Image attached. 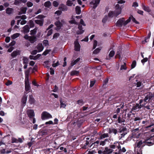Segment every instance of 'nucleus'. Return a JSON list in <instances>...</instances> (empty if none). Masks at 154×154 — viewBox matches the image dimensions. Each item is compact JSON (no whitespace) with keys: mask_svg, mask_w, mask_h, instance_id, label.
Listing matches in <instances>:
<instances>
[{"mask_svg":"<svg viewBox=\"0 0 154 154\" xmlns=\"http://www.w3.org/2000/svg\"><path fill=\"white\" fill-rule=\"evenodd\" d=\"M142 143V141H140L136 143V146L135 147V154H142V151L141 148H140Z\"/></svg>","mask_w":154,"mask_h":154,"instance_id":"obj_1","label":"nucleus"},{"mask_svg":"<svg viewBox=\"0 0 154 154\" xmlns=\"http://www.w3.org/2000/svg\"><path fill=\"white\" fill-rule=\"evenodd\" d=\"M81 25H82L84 26H85V24L84 23L82 19H81L80 21V23L78 25V29L77 32V34H80L83 33L85 31L83 29Z\"/></svg>","mask_w":154,"mask_h":154,"instance_id":"obj_2","label":"nucleus"},{"mask_svg":"<svg viewBox=\"0 0 154 154\" xmlns=\"http://www.w3.org/2000/svg\"><path fill=\"white\" fill-rule=\"evenodd\" d=\"M36 17L38 18H39V19L35 20V23L40 26H42L44 22V20L43 18L45 17L43 15H39Z\"/></svg>","mask_w":154,"mask_h":154,"instance_id":"obj_3","label":"nucleus"},{"mask_svg":"<svg viewBox=\"0 0 154 154\" xmlns=\"http://www.w3.org/2000/svg\"><path fill=\"white\" fill-rule=\"evenodd\" d=\"M41 118L42 120H44L52 118V116L49 113L46 111H44L42 113Z\"/></svg>","mask_w":154,"mask_h":154,"instance_id":"obj_4","label":"nucleus"},{"mask_svg":"<svg viewBox=\"0 0 154 154\" xmlns=\"http://www.w3.org/2000/svg\"><path fill=\"white\" fill-rule=\"evenodd\" d=\"M24 38L25 39L29 41L31 43H33L36 41V38L35 37L29 36L27 35H25L24 36Z\"/></svg>","mask_w":154,"mask_h":154,"instance_id":"obj_5","label":"nucleus"},{"mask_svg":"<svg viewBox=\"0 0 154 154\" xmlns=\"http://www.w3.org/2000/svg\"><path fill=\"white\" fill-rule=\"evenodd\" d=\"M26 15H24L19 16L18 18H21L22 19H23V20L21 21V20H18L17 22V24L19 25L20 22H21L20 24L22 25H24L26 24V21L24 20L26 19Z\"/></svg>","mask_w":154,"mask_h":154,"instance_id":"obj_6","label":"nucleus"},{"mask_svg":"<svg viewBox=\"0 0 154 154\" xmlns=\"http://www.w3.org/2000/svg\"><path fill=\"white\" fill-rule=\"evenodd\" d=\"M115 10L114 12L115 16L117 17L121 13L122 11V9L119 7V5L117 4L115 7Z\"/></svg>","mask_w":154,"mask_h":154,"instance_id":"obj_7","label":"nucleus"},{"mask_svg":"<svg viewBox=\"0 0 154 154\" xmlns=\"http://www.w3.org/2000/svg\"><path fill=\"white\" fill-rule=\"evenodd\" d=\"M100 2V0H93L90 3L91 6L95 8L99 4Z\"/></svg>","mask_w":154,"mask_h":154,"instance_id":"obj_8","label":"nucleus"},{"mask_svg":"<svg viewBox=\"0 0 154 154\" xmlns=\"http://www.w3.org/2000/svg\"><path fill=\"white\" fill-rule=\"evenodd\" d=\"M25 89L26 91H28L30 89V85L28 76L26 77L25 79Z\"/></svg>","mask_w":154,"mask_h":154,"instance_id":"obj_9","label":"nucleus"},{"mask_svg":"<svg viewBox=\"0 0 154 154\" xmlns=\"http://www.w3.org/2000/svg\"><path fill=\"white\" fill-rule=\"evenodd\" d=\"M141 105L139 103H137L134 105L132 107L131 111H137L141 108Z\"/></svg>","mask_w":154,"mask_h":154,"instance_id":"obj_10","label":"nucleus"},{"mask_svg":"<svg viewBox=\"0 0 154 154\" xmlns=\"http://www.w3.org/2000/svg\"><path fill=\"white\" fill-rule=\"evenodd\" d=\"M26 113L30 118H32L35 116L34 112L33 109H28L26 111Z\"/></svg>","mask_w":154,"mask_h":154,"instance_id":"obj_11","label":"nucleus"},{"mask_svg":"<svg viewBox=\"0 0 154 154\" xmlns=\"http://www.w3.org/2000/svg\"><path fill=\"white\" fill-rule=\"evenodd\" d=\"M124 19L123 18H121L119 19L118 21L117 22L116 25V26L119 27L121 26L122 25H124H124V22H125Z\"/></svg>","mask_w":154,"mask_h":154,"instance_id":"obj_12","label":"nucleus"},{"mask_svg":"<svg viewBox=\"0 0 154 154\" xmlns=\"http://www.w3.org/2000/svg\"><path fill=\"white\" fill-rule=\"evenodd\" d=\"M132 20V21L134 23H136L137 24L138 23V22H137L135 19L132 16H131L129 18V19L127 20H126L125 22H124V25H126L128 23H129L131 20Z\"/></svg>","mask_w":154,"mask_h":154,"instance_id":"obj_13","label":"nucleus"},{"mask_svg":"<svg viewBox=\"0 0 154 154\" xmlns=\"http://www.w3.org/2000/svg\"><path fill=\"white\" fill-rule=\"evenodd\" d=\"M74 45L75 50L77 51H79L80 49V46L77 40L75 42Z\"/></svg>","mask_w":154,"mask_h":154,"instance_id":"obj_14","label":"nucleus"},{"mask_svg":"<svg viewBox=\"0 0 154 154\" xmlns=\"http://www.w3.org/2000/svg\"><path fill=\"white\" fill-rule=\"evenodd\" d=\"M154 96V94H152L151 93H148L146 96L145 99V101H146L148 100H149L151 99Z\"/></svg>","mask_w":154,"mask_h":154,"instance_id":"obj_15","label":"nucleus"},{"mask_svg":"<svg viewBox=\"0 0 154 154\" xmlns=\"http://www.w3.org/2000/svg\"><path fill=\"white\" fill-rule=\"evenodd\" d=\"M55 25L57 27L56 29L57 30L60 29L62 26V23L59 21H58L55 22Z\"/></svg>","mask_w":154,"mask_h":154,"instance_id":"obj_16","label":"nucleus"},{"mask_svg":"<svg viewBox=\"0 0 154 154\" xmlns=\"http://www.w3.org/2000/svg\"><path fill=\"white\" fill-rule=\"evenodd\" d=\"M17 61L16 59H14L11 61L8 64V66L9 68H12L14 65L15 64Z\"/></svg>","mask_w":154,"mask_h":154,"instance_id":"obj_17","label":"nucleus"},{"mask_svg":"<svg viewBox=\"0 0 154 154\" xmlns=\"http://www.w3.org/2000/svg\"><path fill=\"white\" fill-rule=\"evenodd\" d=\"M59 9L62 11H66L68 10V7L63 4H61L59 6Z\"/></svg>","mask_w":154,"mask_h":154,"instance_id":"obj_18","label":"nucleus"},{"mask_svg":"<svg viewBox=\"0 0 154 154\" xmlns=\"http://www.w3.org/2000/svg\"><path fill=\"white\" fill-rule=\"evenodd\" d=\"M20 53V51L19 50L14 51L11 54V56L12 58H14L19 54Z\"/></svg>","mask_w":154,"mask_h":154,"instance_id":"obj_19","label":"nucleus"},{"mask_svg":"<svg viewBox=\"0 0 154 154\" xmlns=\"http://www.w3.org/2000/svg\"><path fill=\"white\" fill-rule=\"evenodd\" d=\"M29 31V28L28 25H26L23 28L22 32L24 33H27Z\"/></svg>","mask_w":154,"mask_h":154,"instance_id":"obj_20","label":"nucleus"},{"mask_svg":"<svg viewBox=\"0 0 154 154\" xmlns=\"http://www.w3.org/2000/svg\"><path fill=\"white\" fill-rule=\"evenodd\" d=\"M112 150L110 148H108L106 147L104 150V153L103 154H109L112 153Z\"/></svg>","mask_w":154,"mask_h":154,"instance_id":"obj_21","label":"nucleus"},{"mask_svg":"<svg viewBox=\"0 0 154 154\" xmlns=\"http://www.w3.org/2000/svg\"><path fill=\"white\" fill-rule=\"evenodd\" d=\"M27 97V96L25 95L22 98L21 102L23 106H25L26 104Z\"/></svg>","mask_w":154,"mask_h":154,"instance_id":"obj_22","label":"nucleus"},{"mask_svg":"<svg viewBox=\"0 0 154 154\" xmlns=\"http://www.w3.org/2000/svg\"><path fill=\"white\" fill-rule=\"evenodd\" d=\"M38 52H39L43 51L44 47L42 44H38L37 46Z\"/></svg>","mask_w":154,"mask_h":154,"instance_id":"obj_23","label":"nucleus"},{"mask_svg":"<svg viewBox=\"0 0 154 154\" xmlns=\"http://www.w3.org/2000/svg\"><path fill=\"white\" fill-rule=\"evenodd\" d=\"M117 132V130L114 128H110L109 129V134L114 133L115 134H116Z\"/></svg>","mask_w":154,"mask_h":154,"instance_id":"obj_24","label":"nucleus"},{"mask_svg":"<svg viewBox=\"0 0 154 154\" xmlns=\"http://www.w3.org/2000/svg\"><path fill=\"white\" fill-rule=\"evenodd\" d=\"M136 85L137 87H139L141 86L143 84L142 82L143 81L142 79H140V80H136Z\"/></svg>","mask_w":154,"mask_h":154,"instance_id":"obj_25","label":"nucleus"},{"mask_svg":"<svg viewBox=\"0 0 154 154\" xmlns=\"http://www.w3.org/2000/svg\"><path fill=\"white\" fill-rule=\"evenodd\" d=\"M147 100L146 101H145V99L144 100H140L139 101L140 104L141 105V107L144 106L147 103Z\"/></svg>","mask_w":154,"mask_h":154,"instance_id":"obj_26","label":"nucleus"},{"mask_svg":"<svg viewBox=\"0 0 154 154\" xmlns=\"http://www.w3.org/2000/svg\"><path fill=\"white\" fill-rule=\"evenodd\" d=\"M13 10L12 8H8L6 9V13L8 14H10L13 12Z\"/></svg>","mask_w":154,"mask_h":154,"instance_id":"obj_27","label":"nucleus"},{"mask_svg":"<svg viewBox=\"0 0 154 154\" xmlns=\"http://www.w3.org/2000/svg\"><path fill=\"white\" fill-rule=\"evenodd\" d=\"M20 35V34L18 33H17L14 34L11 36V38L12 39H15L17 38Z\"/></svg>","mask_w":154,"mask_h":154,"instance_id":"obj_28","label":"nucleus"},{"mask_svg":"<svg viewBox=\"0 0 154 154\" xmlns=\"http://www.w3.org/2000/svg\"><path fill=\"white\" fill-rule=\"evenodd\" d=\"M26 8H21L20 11L19 12V14L20 15L23 14H25L26 12Z\"/></svg>","mask_w":154,"mask_h":154,"instance_id":"obj_29","label":"nucleus"},{"mask_svg":"<svg viewBox=\"0 0 154 154\" xmlns=\"http://www.w3.org/2000/svg\"><path fill=\"white\" fill-rule=\"evenodd\" d=\"M29 102L31 104L35 102L34 99L32 95L29 96Z\"/></svg>","mask_w":154,"mask_h":154,"instance_id":"obj_30","label":"nucleus"},{"mask_svg":"<svg viewBox=\"0 0 154 154\" xmlns=\"http://www.w3.org/2000/svg\"><path fill=\"white\" fill-rule=\"evenodd\" d=\"M115 54V52L114 51H110L108 56V59H109L111 58Z\"/></svg>","mask_w":154,"mask_h":154,"instance_id":"obj_31","label":"nucleus"},{"mask_svg":"<svg viewBox=\"0 0 154 154\" xmlns=\"http://www.w3.org/2000/svg\"><path fill=\"white\" fill-rule=\"evenodd\" d=\"M151 34L149 32L147 37H146L145 38V40L143 41V44H145V43L147 42L148 41V39L150 37Z\"/></svg>","mask_w":154,"mask_h":154,"instance_id":"obj_32","label":"nucleus"},{"mask_svg":"<svg viewBox=\"0 0 154 154\" xmlns=\"http://www.w3.org/2000/svg\"><path fill=\"white\" fill-rule=\"evenodd\" d=\"M44 5L45 7L50 8L51 7V2L49 1H47L45 3Z\"/></svg>","mask_w":154,"mask_h":154,"instance_id":"obj_33","label":"nucleus"},{"mask_svg":"<svg viewBox=\"0 0 154 154\" xmlns=\"http://www.w3.org/2000/svg\"><path fill=\"white\" fill-rule=\"evenodd\" d=\"M69 22L71 24H77V23L76 21L74 19L73 16L72 17L71 20L69 21Z\"/></svg>","mask_w":154,"mask_h":154,"instance_id":"obj_34","label":"nucleus"},{"mask_svg":"<svg viewBox=\"0 0 154 154\" xmlns=\"http://www.w3.org/2000/svg\"><path fill=\"white\" fill-rule=\"evenodd\" d=\"M75 9L76 13L78 14H80L81 11L80 7L77 6L76 7Z\"/></svg>","mask_w":154,"mask_h":154,"instance_id":"obj_35","label":"nucleus"},{"mask_svg":"<svg viewBox=\"0 0 154 154\" xmlns=\"http://www.w3.org/2000/svg\"><path fill=\"white\" fill-rule=\"evenodd\" d=\"M108 16L109 17H112L115 16L114 12L112 11H109L108 14Z\"/></svg>","mask_w":154,"mask_h":154,"instance_id":"obj_36","label":"nucleus"},{"mask_svg":"<svg viewBox=\"0 0 154 154\" xmlns=\"http://www.w3.org/2000/svg\"><path fill=\"white\" fill-rule=\"evenodd\" d=\"M80 60V58H78L75 60L73 61L71 63V65L73 66L75 65L77 62H78Z\"/></svg>","mask_w":154,"mask_h":154,"instance_id":"obj_37","label":"nucleus"},{"mask_svg":"<svg viewBox=\"0 0 154 154\" xmlns=\"http://www.w3.org/2000/svg\"><path fill=\"white\" fill-rule=\"evenodd\" d=\"M99 143V141H98V140L97 141H96V142L92 143V144L91 145L90 147H91L93 146L92 148H93L94 147H96L97 146V144H98Z\"/></svg>","mask_w":154,"mask_h":154,"instance_id":"obj_38","label":"nucleus"},{"mask_svg":"<svg viewBox=\"0 0 154 154\" xmlns=\"http://www.w3.org/2000/svg\"><path fill=\"white\" fill-rule=\"evenodd\" d=\"M72 1L68 0L66 2V5L68 6H71L73 5Z\"/></svg>","mask_w":154,"mask_h":154,"instance_id":"obj_39","label":"nucleus"},{"mask_svg":"<svg viewBox=\"0 0 154 154\" xmlns=\"http://www.w3.org/2000/svg\"><path fill=\"white\" fill-rule=\"evenodd\" d=\"M38 29V28H35L33 30H31L30 31V34L31 35H34L35 34L37 30Z\"/></svg>","mask_w":154,"mask_h":154,"instance_id":"obj_40","label":"nucleus"},{"mask_svg":"<svg viewBox=\"0 0 154 154\" xmlns=\"http://www.w3.org/2000/svg\"><path fill=\"white\" fill-rule=\"evenodd\" d=\"M79 74V72L76 71H72L71 72L70 75H78Z\"/></svg>","mask_w":154,"mask_h":154,"instance_id":"obj_41","label":"nucleus"},{"mask_svg":"<svg viewBox=\"0 0 154 154\" xmlns=\"http://www.w3.org/2000/svg\"><path fill=\"white\" fill-rule=\"evenodd\" d=\"M142 8L144 10L148 12H149L150 11L148 7H146L144 5H143Z\"/></svg>","mask_w":154,"mask_h":154,"instance_id":"obj_42","label":"nucleus"},{"mask_svg":"<svg viewBox=\"0 0 154 154\" xmlns=\"http://www.w3.org/2000/svg\"><path fill=\"white\" fill-rule=\"evenodd\" d=\"M149 140H146L145 141V142L146 144L148 146H151L153 144H154V142L152 143L151 141H149Z\"/></svg>","mask_w":154,"mask_h":154,"instance_id":"obj_43","label":"nucleus"},{"mask_svg":"<svg viewBox=\"0 0 154 154\" xmlns=\"http://www.w3.org/2000/svg\"><path fill=\"white\" fill-rule=\"evenodd\" d=\"M119 146V144L118 142L116 143V145H112L110 146V147L112 149H114L116 148H118V149L119 148V147L118 146Z\"/></svg>","mask_w":154,"mask_h":154,"instance_id":"obj_44","label":"nucleus"},{"mask_svg":"<svg viewBox=\"0 0 154 154\" xmlns=\"http://www.w3.org/2000/svg\"><path fill=\"white\" fill-rule=\"evenodd\" d=\"M23 64H27L28 63V59L26 57H23Z\"/></svg>","mask_w":154,"mask_h":154,"instance_id":"obj_45","label":"nucleus"},{"mask_svg":"<svg viewBox=\"0 0 154 154\" xmlns=\"http://www.w3.org/2000/svg\"><path fill=\"white\" fill-rule=\"evenodd\" d=\"M108 136V135L107 134L105 133L101 135L100 139H102L105 137H107Z\"/></svg>","mask_w":154,"mask_h":154,"instance_id":"obj_46","label":"nucleus"},{"mask_svg":"<svg viewBox=\"0 0 154 154\" xmlns=\"http://www.w3.org/2000/svg\"><path fill=\"white\" fill-rule=\"evenodd\" d=\"M136 62L135 60H134L133 61L131 65V68L132 69L134 68L136 65Z\"/></svg>","mask_w":154,"mask_h":154,"instance_id":"obj_47","label":"nucleus"},{"mask_svg":"<svg viewBox=\"0 0 154 154\" xmlns=\"http://www.w3.org/2000/svg\"><path fill=\"white\" fill-rule=\"evenodd\" d=\"M101 48H98L95 49L93 52V54H98L100 51Z\"/></svg>","mask_w":154,"mask_h":154,"instance_id":"obj_48","label":"nucleus"},{"mask_svg":"<svg viewBox=\"0 0 154 154\" xmlns=\"http://www.w3.org/2000/svg\"><path fill=\"white\" fill-rule=\"evenodd\" d=\"M21 0H15L14 2V4L15 5H17L21 3Z\"/></svg>","mask_w":154,"mask_h":154,"instance_id":"obj_49","label":"nucleus"},{"mask_svg":"<svg viewBox=\"0 0 154 154\" xmlns=\"http://www.w3.org/2000/svg\"><path fill=\"white\" fill-rule=\"evenodd\" d=\"M29 25L30 27H34V22L30 20L29 21Z\"/></svg>","mask_w":154,"mask_h":154,"instance_id":"obj_50","label":"nucleus"},{"mask_svg":"<svg viewBox=\"0 0 154 154\" xmlns=\"http://www.w3.org/2000/svg\"><path fill=\"white\" fill-rule=\"evenodd\" d=\"M53 5L54 7H57L59 5V3L57 1H54L53 3Z\"/></svg>","mask_w":154,"mask_h":154,"instance_id":"obj_51","label":"nucleus"},{"mask_svg":"<svg viewBox=\"0 0 154 154\" xmlns=\"http://www.w3.org/2000/svg\"><path fill=\"white\" fill-rule=\"evenodd\" d=\"M49 64V61H45L44 63V65L47 68L48 67V65Z\"/></svg>","mask_w":154,"mask_h":154,"instance_id":"obj_52","label":"nucleus"},{"mask_svg":"<svg viewBox=\"0 0 154 154\" xmlns=\"http://www.w3.org/2000/svg\"><path fill=\"white\" fill-rule=\"evenodd\" d=\"M11 142L12 143H18V141L17 140V139H16L15 138L13 137L12 138Z\"/></svg>","mask_w":154,"mask_h":154,"instance_id":"obj_53","label":"nucleus"},{"mask_svg":"<svg viewBox=\"0 0 154 154\" xmlns=\"http://www.w3.org/2000/svg\"><path fill=\"white\" fill-rule=\"evenodd\" d=\"M50 51V50H45L43 53L42 55H46Z\"/></svg>","mask_w":154,"mask_h":154,"instance_id":"obj_54","label":"nucleus"},{"mask_svg":"<svg viewBox=\"0 0 154 154\" xmlns=\"http://www.w3.org/2000/svg\"><path fill=\"white\" fill-rule=\"evenodd\" d=\"M97 41L95 40L94 41V42L93 43V49H94L96 47L97 45Z\"/></svg>","mask_w":154,"mask_h":154,"instance_id":"obj_55","label":"nucleus"},{"mask_svg":"<svg viewBox=\"0 0 154 154\" xmlns=\"http://www.w3.org/2000/svg\"><path fill=\"white\" fill-rule=\"evenodd\" d=\"M126 69V65L125 64L122 65L120 68V69L122 70H125Z\"/></svg>","mask_w":154,"mask_h":154,"instance_id":"obj_56","label":"nucleus"},{"mask_svg":"<svg viewBox=\"0 0 154 154\" xmlns=\"http://www.w3.org/2000/svg\"><path fill=\"white\" fill-rule=\"evenodd\" d=\"M45 124H46V125L49 124V125H54V123L52 121H49L48 122H46L45 123Z\"/></svg>","mask_w":154,"mask_h":154,"instance_id":"obj_57","label":"nucleus"},{"mask_svg":"<svg viewBox=\"0 0 154 154\" xmlns=\"http://www.w3.org/2000/svg\"><path fill=\"white\" fill-rule=\"evenodd\" d=\"M43 44L46 46L48 45V41L47 40H44L43 41Z\"/></svg>","mask_w":154,"mask_h":154,"instance_id":"obj_58","label":"nucleus"},{"mask_svg":"<svg viewBox=\"0 0 154 154\" xmlns=\"http://www.w3.org/2000/svg\"><path fill=\"white\" fill-rule=\"evenodd\" d=\"M14 49V48L13 46H11V47L8 49V51L9 52H11Z\"/></svg>","mask_w":154,"mask_h":154,"instance_id":"obj_59","label":"nucleus"},{"mask_svg":"<svg viewBox=\"0 0 154 154\" xmlns=\"http://www.w3.org/2000/svg\"><path fill=\"white\" fill-rule=\"evenodd\" d=\"M148 60V58L146 57L144 58L142 60L141 62L143 63V65L144 64V63L145 62H146Z\"/></svg>","mask_w":154,"mask_h":154,"instance_id":"obj_60","label":"nucleus"},{"mask_svg":"<svg viewBox=\"0 0 154 154\" xmlns=\"http://www.w3.org/2000/svg\"><path fill=\"white\" fill-rule=\"evenodd\" d=\"M12 84V82H11L10 80H8V82L6 83L5 85L7 86H9L10 85H11Z\"/></svg>","mask_w":154,"mask_h":154,"instance_id":"obj_61","label":"nucleus"},{"mask_svg":"<svg viewBox=\"0 0 154 154\" xmlns=\"http://www.w3.org/2000/svg\"><path fill=\"white\" fill-rule=\"evenodd\" d=\"M62 12L60 11H57L55 12V14H57V15L59 16L61 14Z\"/></svg>","mask_w":154,"mask_h":154,"instance_id":"obj_62","label":"nucleus"},{"mask_svg":"<svg viewBox=\"0 0 154 154\" xmlns=\"http://www.w3.org/2000/svg\"><path fill=\"white\" fill-rule=\"evenodd\" d=\"M107 16H105L102 20L103 22L104 23H105L107 19Z\"/></svg>","mask_w":154,"mask_h":154,"instance_id":"obj_63","label":"nucleus"},{"mask_svg":"<svg viewBox=\"0 0 154 154\" xmlns=\"http://www.w3.org/2000/svg\"><path fill=\"white\" fill-rule=\"evenodd\" d=\"M118 121L119 123H121L124 122L123 120H122L120 117H119L118 118Z\"/></svg>","mask_w":154,"mask_h":154,"instance_id":"obj_64","label":"nucleus"}]
</instances>
